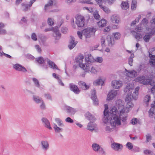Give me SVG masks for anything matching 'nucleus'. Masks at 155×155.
I'll return each mask as SVG.
<instances>
[{
  "mask_svg": "<svg viewBox=\"0 0 155 155\" xmlns=\"http://www.w3.org/2000/svg\"><path fill=\"white\" fill-rule=\"evenodd\" d=\"M107 40L108 42L109 46H112L114 44L115 41L112 36L110 35H108Z\"/></svg>",
  "mask_w": 155,
  "mask_h": 155,
  "instance_id": "20",
  "label": "nucleus"
},
{
  "mask_svg": "<svg viewBox=\"0 0 155 155\" xmlns=\"http://www.w3.org/2000/svg\"><path fill=\"white\" fill-rule=\"evenodd\" d=\"M116 106L118 107V110L120 111V112L122 111L121 109H123L124 107V104L122 102V101L120 99L117 100L116 102Z\"/></svg>",
  "mask_w": 155,
  "mask_h": 155,
  "instance_id": "17",
  "label": "nucleus"
},
{
  "mask_svg": "<svg viewBox=\"0 0 155 155\" xmlns=\"http://www.w3.org/2000/svg\"><path fill=\"white\" fill-rule=\"evenodd\" d=\"M53 4V1L51 0L48 1L47 4L45 6V10L46 11H48V10L52 6Z\"/></svg>",
  "mask_w": 155,
  "mask_h": 155,
  "instance_id": "31",
  "label": "nucleus"
},
{
  "mask_svg": "<svg viewBox=\"0 0 155 155\" xmlns=\"http://www.w3.org/2000/svg\"><path fill=\"white\" fill-rule=\"evenodd\" d=\"M101 45L102 47L104 46L105 45V38L103 36L101 38Z\"/></svg>",
  "mask_w": 155,
  "mask_h": 155,
  "instance_id": "59",
  "label": "nucleus"
},
{
  "mask_svg": "<svg viewBox=\"0 0 155 155\" xmlns=\"http://www.w3.org/2000/svg\"><path fill=\"white\" fill-rule=\"evenodd\" d=\"M111 21L114 23L118 24L120 21V18L116 15H112L110 18Z\"/></svg>",
  "mask_w": 155,
  "mask_h": 155,
  "instance_id": "21",
  "label": "nucleus"
},
{
  "mask_svg": "<svg viewBox=\"0 0 155 155\" xmlns=\"http://www.w3.org/2000/svg\"><path fill=\"white\" fill-rule=\"evenodd\" d=\"M114 35L115 39L116 40H117L119 39L120 37V34L118 32H116L115 33H114L113 34Z\"/></svg>",
  "mask_w": 155,
  "mask_h": 155,
  "instance_id": "50",
  "label": "nucleus"
},
{
  "mask_svg": "<svg viewBox=\"0 0 155 155\" xmlns=\"http://www.w3.org/2000/svg\"><path fill=\"white\" fill-rule=\"evenodd\" d=\"M111 146L112 148L116 151L118 150L123 147L121 144L116 143H112Z\"/></svg>",
  "mask_w": 155,
  "mask_h": 155,
  "instance_id": "23",
  "label": "nucleus"
},
{
  "mask_svg": "<svg viewBox=\"0 0 155 155\" xmlns=\"http://www.w3.org/2000/svg\"><path fill=\"white\" fill-rule=\"evenodd\" d=\"M137 1L136 0H132L131 5V8L132 9H135L136 8Z\"/></svg>",
  "mask_w": 155,
  "mask_h": 155,
  "instance_id": "45",
  "label": "nucleus"
},
{
  "mask_svg": "<svg viewBox=\"0 0 155 155\" xmlns=\"http://www.w3.org/2000/svg\"><path fill=\"white\" fill-rule=\"evenodd\" d=\"M48 24L50 26L53 25L54 23L52 19L51 18H49L48 19Z\"/></svg>",
  "mask_w": 155,
  "mask_h": 155,
  "instance_id": "56",
  "label": "nucleus"
},
{
  "mask_svg": "<svg viewBox=\"0 0 155 155\" xmlns=\"http://www.w3.org/2000/svg\"><path fill=\"white\" fill-rule=\"evenodd\" d=\"M125 74L127 77L130 78H134L137 76V72L134 70L130 71L126 69H125Z\"/></svg>",
  "mask_w": 155,
  "mask_h": 155,
  "instance_id": "11",
  "label": "nucleus"
},
{
  "mask_svg": "<svg viewBox=\"0 0 155 155\" xmlns=\"http://www.w3.org/2000/svg\"><path fill=\"white\" fill-rule=\"evenodd\" d=\"M32 80L35 86L39 87L40 86V84L38 80L34 78H33Z\"/></svg>",
  "mask_w": 155,
  "mask_h": 155,
  "instance_id": "42",
  "label": "nucleus"
},
{
  "mask_svg": "<svg viewBox=\"0 0 155 155\" xmlns=\"http://www.w3.org/2000/svg\"><path fill=\"white\" fill-rule=\"evenodd\" d=\"M94 122H90L87 126V129L91 131H93L96 127V124Z\"/></svg>",
  "mask_w": 155,
  "mask_h": 155,
  "instance_id": "22",
  "label": "nucleus"
},
{
  "mask_svg": "<svg viewBox=\"0 0 155 155\" xmlns=\"http://www.w3.org/2000/svg\"><path fill=\"white\" fill-rule=\"evenodd\" d=\"M13 68L16 71H21L24 73L27 72V70L24 67L18 64H14Z\"/></svg>",
  "mask_w": 155,
  "mask_h": 155,
  "instance_id": "9",
  "label": "nucleus"
},
{
  "mask_svg": "<svg viewBox=\"0 0 155 155\" xmlns=\"http://www.w3.org/2000/svg\"><path fill=\"white\" fill-rule=\"evenodd\" d=\"M91 98L93 101L94 104L95 105H97L98 104V100L96 96L95 90H93L92 91Z\"/></svg>",
  "mask_w": 155,
  "mask_h": 155,
  "instance_id": "13",
  "label": "nucleus"
},
{
  "mask_svg": "<svg viewBox=\"0 0 155 155\" xmlns=\"http://www.w3.org/2000/svg\"><path fill=\"white\" fill-rule=\"evenodd\" d=\"M146 142L148 143L149 141L151 139V135L149 134H148L146 135Z\"/></svg>",
  "mask_w": 155,
  "mask_h": 155,
  "instance_id": "54",
  "label": "nucleus"
},
{
  "mask_svg": "<svg viewBox=\"0 0 155 155\" xmlns=\"http://www.w3.org/2000/svg\"><path fill=\"white\" fill-rule=\"evenodd\" d=\"M58 27H54L51 28V30L56 35L55 36V39L56 40H58L61 37V34L59 32Z\"/></svg>",
  "mask_w": 155,
  "mask_h": 155,
  "instance_id": "19",
  "label": "nucleus"
},
{
  "mask_svg": "<svg viewBox=\"0 0 155 155\" xmlns=\"http://www.w3.org/2000/svg\"><path fill=\"white\" fill-rule=\"evenodd\" d=\"M67 112L71 115H74L77 111L75 109L71 107L70 106H67L66 107Z\"/></svg>",
  "mask_w": 155,
  "mask_h": 155,
  "instance_id": "25",
  "label": "nucleus"
},
{
  "mask_svg": "<svg viewBox=\"0 0 155 155\" xmlns=\"http://www.w3.org/2000/svg\"><path fill=\"white\" fill-rule=\"evenodd\" d=\"M36 61L38 63L42 64L44 63L45 60L42 57H39L36 59Z\"/></svg>",
  "mask_w": 155,
  "mask_h": 155,
  "instance_id": "44",
  "label": "nucleus"
},
{
  "mask_svg": "<svg viewBox=\"0 0 155 155\" xmlns=\"http://www.w3.org/2000/svg\"><path fill=\"white\" fill-rule=\"evenodd\" d=\"M104 82L101 79H98L94 82V84L96 85H99L101 84L102 86L103 85Z\"/></svg>",
  "mask_w": 155,
  "mask_h": 155,
  "instance_id": "39",
  "label": "nucleus"
},
{
  "mask_svg": "<svg viewBox=\"0 0 155 155\" xmlns=\"http://www.w3.org/2000/svg\"><path fill=\"white\" fill-rule=\"evenodd\" d=\"M152 35V33L150 32L145 35L143 37V39L146 42H148L149 40L150 36Z\"/></svg>",
  "mask_w": 155,
  "mask_h": 155,
  "instance_id": "38",
  "label": "nucleus"
},
{
  "mask_svg": "<svg viewBox=\"0 0 155 155\" xmlns=\"http://www.w3.org/2000/svg\"><path fill=\"white\" fill-rule=\"evenodd\" d=\"M117 94V91L112 90L110 91L107 95V100L108 101L111 100L115 97Z\"/></svg>",
  "mask_w": 155,
  "mask_h": 155,
  "instance_id": "10",
  "label": "nucleus"
},
{
  "mask_svg": "<svg viewBox=\"0 0 155 155\" xmlns=\"http://www.w3.org/2000/svg\"><path fill=\"white\" fill-rule=\"evenodd\" d=\"M33 101L37 104H39L43 100L42 98L36 95H33L32 97Z\"/></svg>",
  "mask_w": 155,
  "mask_h": 155,
  "instance_id": "29",
  "label": "nucleus"
},
{
  "mask_svg": "<svg viewBox=\"0 0 155 155\" xmlns=\"http://www.w3.org/2000/svg\"><path fill=\"white\" fill-rule=\"evenodd\" d=\"M78 84L80 87L81 88L84 90L88 89L89 88V86L87 85L83 81H80L79 82Z\"/></svg>",
  "mask_w": 155,
  "mask_h": 155,
  "instance_id": "27",
  "label": "nucleus"
},
{
  "mask_svg": "<svg viewBox=\"0 0 155 155\" xmlns=\"http://www.w3.org/2000/svg\"><path fill=\"white\" fill-rule=\"evenodd\" d=\"M145 78L144 76H140L135 79V81L136 82H141Z\"/></svg>",
  "mask_w": 155,
  "mask_h": 155,
  "instance_id": "49",
  "label": "nucleus"
},
{
  "mask_svg": "<svg viewBox=\"0 0 155 155\" xmlns=\"http://www.w3.org/2000/svg\"><path fill=\"white\" fill-rule=\"evenodd\" d=\"M99 7L102 10H103L106 13H107L110 12V11L108 9V8L107 7H106L102 5H100Z\"/></svg>",
  "mask_w": 155,
  "mask_h": 155,
  "instance_id": "43",
  "label": "nucleus"
},
{
  "mask_svg": "<svg viewBox=\"0 0 155 155\" xmlns=\"http://www.w3.org/2000/svg\"><path fill=\"white\" fill-rule=\"evenodd\" d=\"M85 116L88 120H90V122H94L96 120V118L89 112L86 114Z\"/></svg>",
  "mask_w": 155,
  "mask_h": 155,
  "instance_id": "26",
  "label": "nucleus"
},
{
  "mask_svg": "<svg viewBox=\"0 0 155 155\" xmlns=\"http://www.w3.org/2000/svg\"><path fill=\"white\" fill-rule=\"evenodd\" d=\"M133 89V86L132 84H127L126 85L125 87L124 88V91L126 93H128V94L127 95L125 99L126 102L131 101L132 97L131 95L132 92L131 91Z\"/></svg>",
  "mask_w": 155,
  "mask_h": 155,
  "instance_id": "4",
  "label": "nucleus"
},
{
  "mask_svg": "<svg viewBox=\"0 0 155 155\" xmlns=\"http://www.w3.org/2000/svg\"><path fill=\"white\" fill-rule=\"evenodd\" d=\"M103 61V58L101 57H97L95 59V61H96L99 63H101Z\"/></svg>",
  "mask_w": 155,
  "mask_h": 155,
  "instance_id": "61",
  "label": "nucleus"
},
{
  "mask_svg": "<svg viewBox=\"0 0 155 155\" xmlns=\"http://www.w3.org/2000/svg\"><path fill=\"white\" fill-rule=\"evenodd\" d=\"M135 30L137 32H140L142 30V28L140 25H138L136 27Z\"/></svg>",
  "mask_w": 155,
  "mask_h": 155,
  "instance_id": "64",
  "label": "nucleus"
},
{
  "mask_svg": "<svg viewBox=\"0 0 155 155\" xmlns=\"http://www.w3.org/2000/svg\"><path fill=\"white\" fill-rule=\"evenodd\" d=\"M94 18L97 20H99L100 19V16L98 13V12L97 11L95 12L94 13Z\"/></svg>",
  "mask_w": 155,
  "mask_h": 155,
  "instance_id": "47",
  "label": "nucleus"
},
{
  "mask_svg": "<svg viewBox=\"0 0 155 155\" xmlns=\"http://www.w3.org/2000/svg\"><path fill=\"white\" fill-rule=\"evenodd\" d=\"M4 27V24L1 23H0V34H4L6 32V31L5 30L3 29V28Z\"/></svg>",
  "mask_w": 155,
  "mask_h": 155,
  "instance_id": "40",
  "label": "nucleus"
},
{
  "mask_svg": "<svg viewBox=\"0 0 155 155\" xmlns=\"http://www.w3.org/2000/svg\"><path fill=\"white\" fill-rule=\"evenodd\" d=\"M126 147L129 150H131L133 149V146L132 143L128 142L126 145Z\"/></svg>",
  "mask_w": 155,
  "mask_h": 155,
  "instance_id": "46",
  "label": "nucleus"
},
{
  "mask_svg": "<svg viewBox=\"0 0 155 155\" xmlns=\"http://www.w3.org/2000/svg\"><path fill=\"white\" fill-rule=\"evenodd\" d=\"M70 38L71 40L69 42L68 47L70 49H72L78 43V42L77 41H75V38L71 36Z\"/></svg>",
  "mask_w": 155,
  "mask_h": 155,
  "instance_id": "16",
  "label": "nucleus"
},
{
  "mask_svg": "<svg viewBox=\"0 0 155 155\" xmlns=\"http://www.w3.org/2000/svg\"><path fill=\"white\" fill-rule=\"evenodd\" d=\"M152 153L153 152L152 151L148 149H146L143 151L144 154L146 155L150 154Z\"/></svg>",
  "mask_w": 155,
  "mask_h": 155,
  "instance_id": "55",
  "label": "nucleus"
},
{
  "mask_svg": "<svg viewBox=\"0 0 155 155\" xmlns=\"http://www.w3.org/2000/svg\"><path fill=\"white\" fill-rule=\"evenodd\" d=\"M107 21L104 19H102L97 23V25L99 27H104L106 25Z\"/></svg>",
  "mask_w": 155,
  "mask_h": 155,
  "instance_id": "35",
  "label": "nucleus"
},
{
  "mask_svg": "<svg viewBox=\"0 0 155 155\" xmlns=\"http://www.w3.org/2000/svg\"><path fill=\"white\" fill-rule=\"evenodd\" d=\"M126 102L127 103L126 107H124V106L123 109H121L122 111L120 112V117L122 116V121L124 123V124H126L127 116V113L129 112L130 108L133 106V104L131 101H127Z\"/></svg>",
  "mask_w": 155,
  "mask_h": 155,
  "instance_id": "2",
  "label": "nucleus"
},
{
  "mask_svg": "<svg viewBox=\"0 0 155 155\" xmlns=\"http://www.w3.org/2000/svg\"><path fill=\"white\" fill-rule=\"evenodd\" d=\"M41 145L42 150L45 152L49 148V144L47 140L42 141L41 142Z\"/></svg>",
  "mask_w": 155,
  "mask_h": 155,
  "instance_id": "12",
  "label": "nucleus"
},
{
  "mask_svg": "<svg viewBox=\"0 0 155 155\" xmlns=\"http://www.w3.org/2000/svg\"><path fill=\"white\" fill-rule=\"evenodd\" d=\"M31 38L32 40L35 41H36L37 40V36L36 34L34 33L32 34L31 36Z\"/></svg>",
  "mask_w": 155,
  "mask_h": 155,
  "instance_id": "62",
  "label": "nucleus"
},
{
  "mask_svg": "<svg viewBox=\"0 0 155 155\" xmlns=\"http://www.w3.org/2000/svg\"><path fill=\"white\" fill-rule=\"evenodd\" d=\"M76 24L79 27H82L84 25L85 22L84 17L81 15H78L75 18Z\"/></svg>",
  "mask_w": 155,
  "mask_h": 155,
  "instance_id": "8",
  "label": "nucleus"
},
{
  "mask_svg": "<svg viewBox=\"0 0 155 155\" xmlns=\"http://www.w3.org/2000/svg\"><path fill=\"white\" fill-rule=\"evenodd\" d=\"M105 109L104 111V117L103 119V121L106 124L108 122L110 118V116L115 115L120 116V111L118 109L117 110V107L115 106H113L110 108V110L109 112H108V107L107 105H104Z\"/></svg>",
  "mask_w": 155,
  "mask_h": 155,
  "instance_id": "1",
  "label": "nucleus"
},
{
  "mask_svg": "<svg viewBox=\"0 0 155 155\" xmlns=\"http://www.w3.org/2000/svg\"><path fill=\"white\" fill-rule=\"evenodd\" d=\"M110 124L114 127L119 126L121 124V120H122V116L121 117L119 115H115L110 117Z\"/></svg>",
  "mask_w": 155,
  "mask_h": 155,
  "instance_id": "5",
  "label": "nucleus"
},
{
  "mask_svg": "<svg viewBox=\"0 0 155 155\" xmlns=\"http://www.w3.org/2000/svg\"><path fill=\"white\" fill-rule=\"evenodd\" d=\"M69 86L70 90L75 94H78L79 93L80 90L76 85L72 83H70L69 84Z\"/></svg>",
  "mask_w": 155,
  "mask_h": 155,
  "instance_id": "15",
  "label": "nucleus"
},
{
  "mask_svg": "<svg viewBox=\"0 0 155 155\" xmlns=\"http://www.w3.org/2000/svg\"><path fill=\"white\" fill-rule=\"evenodd\" d=\"M139 88V87H137L135 89L134 91V92L131 95L132 97L134 100H136L137 98Z\"/></svg>",
  "mask_w": 155,
  "mask_h": 155,
  "instance_id": "28",
  "label": "nucleus"
},
{
  "mask_svg": "<svg viewBox=\"0 0 155 155\" xmlns=\"http://www.w3.org/2000/svg\"><path fill=\"white\" fill-rule=\"evenodd\" d=\"M121 6L123 9L126 10L129 8V5L127 2H123L121 5Z\"/></svg>",
  "mask_w": 155,
  "mask_h": 155,
  "instance_id": "37",
  "label": "nucleus"
},
{
  "mask_svg": "<svg viewBox=\"0 0 155 155\" xmlns=\"http://www.w3.org/2000/svg\"><path fill=\"white\" fill-rule=\"evenodd\" d=\"M44 96L48 100H52V97L51 95V94H50L47 93V94H44Z\"/></svg>",
  "mask_w": 155,
  "mask_h": 155,
  "instance_id": "51",
  "label": "nucleus"
},
{
  "mask_svg": "<svg viewBox=\"0 0 155 155\" xmlns=\"http://www.w3.org/2000/svg\"><path fill=\"white\" fill-rule=\"evenodd\" d=\"M41 104L40 105V108L41 110H45V105L43 101L41 102Z\"/></svg>",
  "mask_w": 155,
  "mask_h": 155,
  "instance_id": "58",
  "label": "nucleus"
},
{
  "mask_svg": "<svg viewBox=\"0 0 155 155\" xmlns=\"http://www.w3.org/2000/svg\"><path fill=\"white\" fill-rule=\"evenodd\" d=\"M149 52V56L150 58H151V59L152 60V61H150V63H151V64L152 65H154L155 64V60L154 59H153L152 58H153L154 57H155V56L151 54L150 53V52Z\"/></svg>",
  "mask_w": 155,
  "mask_h": 155,
  "instance_id": "48",
  "label": "nucleus"
},
{
  "mask_svg": "<svg viewBox=\"0 0 155 155\" xmlns=\"http://www.w3.org/2000/svg\"><path fill=\"white\" fill-rule=\"evenodd\" d=\"M113 126H112L111 124H109V126H106L105 128L106 131L107 133H110L113 131L114 130V128Z\"/></svg>",
  "mask_w": 155,
  "mask_h": 155,
  "instance_id": "33",
  "label": "nucleus"
},
{
  "mask_svg": "<svg viewBox=\"0 0 155 155\" xmlns=\"http://www.w3.org/2000/svg\"><path fill=\"white\" fill-rule=\"evenodd\" d=\"M96 31L95 29L94 28H87L83 30L82 33L86 38H90L94 34Z\"/></svg>",
  "mask_w": 155,
  "mask_h": 155,
  "instance_id": "7",
  "label": "nucleus"
},
{
  "mask_svg": "<svg viewBox=\"0 0 155 155\" xmlns=\"http://www.w3.org/2000/svg\"><path fill=\"white\" fill-rule=\"evenodd\" d=\"M65 121L67 122L70 123H72L74 122V120L70 117H67L65 119Z\"/></svg>",
  "mask_w": 155,
  "mask_h": 155,
  "instance_id": "60",
  "label": "nucleus"
},
{
  "mask_svg": "<svg viewBox=\"0 0 155 155\" xmlns=\"http://www.w3.org/2000/svg\"><path fill=\"white\" fill-rule=\"evenodd\" d=\"M41 120L44 124V125L45 127L50 130L52 128L50 126V123L46 118L42 117Z\"/></svg>",
  "mask_w": 155,
  "mask_h": 155,
  "instance_id": "18",
  "label": "nucleus"
},
{
  "mask_svg": "<svg viewBox=\"0 0 155 155\" xmlns=\"http://www.w3.org/2000/svg\"><path fill=\"white\" fill-rule=\"evenodd\" d=\"M84 56L82 54H80L76 58V61L77 62L79 63V66L80 64H84L82 63L83 59L84 58Z\"/></svg>",
  "mask_w": 155,
  "mask_h": 155,
  "instance_id": "30",
  "label": "nucleus"
},
{
  "mask_svg": "<svg viewBox=\"0 0 155 155\" xmlns=\"http://www.w3.org/2000/svg\"><path fill=\"white\" fill-rule=\"evenodd\" d=\"M137 123V118H134L130 121V123L133 125H135Z\"/></svg>",
  "mask_w": 155,
  "mask_h": 155,
  "instance_id": "53",
  "label": "nucleus"
},
{
  "mask_svg": "<svg viewBox=\"0 0 155 155\" xmlns=\"http://www.w3.org/2000/svg\"><path fill=\"white\" fill-rule=\"evenodd\" d=\"M150 99V95H147L144 98V102L146 103V105L147 106L148 105V103Z\"/></svg>",
  "mask_w": 155,
  "mask_h": 155,
  "instance_id": "41",
  "label": "nucleus"
},
{
  "mask_svg": "<svg viewBox=\"0 0 155 155\" xmlns=\"http://www.w3.org/2000/svg\"><path fill=\"white\" fill-rule=\"evenodd\" d=\"M135 37L136 39L137 40H139L140 38H142V35L140 34L136 33L135 35Z\"/></svg>",
  "mask_w": 155,
  "mask_h": 155,
  "instance_id": "57",
  "label": "nucleus"
},
{
  "mask_svg": "<svg viewBox=\"0 0 155 155\" xmlns=\"http://www.w3.org/2000/svg\"><path fill=\"white\" fill-rule=\"evenodd\" d=\"M86 63L85 64H80V67L83 69H87L89 68V67H91V64L95 62V59L90 54H88L85 57Z\"/></svg>",
  "mask_w": 155,
  "mask_h": 155,
  "instance_id": "3",
  "label": "nucleus"
},
{
  "mask_svg": "<svg viewBox=\"0 0 155 155\" xmlns=\"http://www.w3.org/2000/svg\"><path fill=\"white\" fill-rule=\"evenodd\" d=\"M96 1V2L99 5V6L100 5H101V4L102 3V2H103L104 3H105L107 0H95Z\"/></svg>",
  "mask_w": 155,
  "mask_h": 155,
  "instance_id": "63",
  "label": "nucleus"
},
{
  "mask_svg": "<svg viewBox=\"0 0 155 155\" xmlns=\"http://www.w3.org/2000/svg\"><path fill=\"white\" fill-rule=\"evenodd\" d=\"M93 150L95 152L98 153L101 155H105L106 152L104 151L103 148L97 143H94L92 145Z\"/></svg>",
  "mask_w": 155,
  "mask_h": 155,
  "instance_id": "6",
  "label": "nucleus"
},
{
  "mask_svg": "<svg viewBox=\"0 0 155 155\" xmlns=\"http://www.w3.org/2000/svg\"><path fill=\"white\" fill-rule=\"evenodd\" d=\"M55 120L59 127H64V125L61 120L60 118H56L55 119Z\"/></svg>",
  "mask_w": 155,
  "mask_h": 155,
  "instance_id": "34",
  "label": "nucleus"
},
{
  "mask_svg": "<svg viewBox=\"0 0 155 155\" xmlns=\"http://www.w3.org/2000/svg\"><path fill=\"white\" fill-rule=\"evenodd\" d=\"M53 127L56 133H58L63 131V129L62 128L58 127L56 124H54Z\"/></svg>",
  "mask_w": 155,
  "mask_h": 155,
  "instance_id": "36",
  "label": "nucleus"
},
{
  "mask_svg": "<svg viewBox=\"0 0 155 155\" xmlns=\"http://www.w3.org/2000/svg\"><path fill=\"white\" fill-rule=\"evenodd\" d=\"M91 67H89V68L88 70L86 69L83 70H85L86 72L89 71L90 68H91V70L90 71L91 72L92 74H96L97 72V71L95 67L92 65V64H91Z\"/></svg>",
  "mask_w": 155,
  "mask_h": 155,
  "instance_id": "32",
  "label": "nucleus"
},
{
  "mask_svg": "<svg viewBox=\"0 0 155 155\" xmlns=\"http://www.w3.org/2000/svg\"><path fill=\"white\" fill-rule=\"evenodd\" d=\"M22 5L23 6V11H26L28 10L30 7L29 6V4H25L23 5V4H22Z\"/></svg>",
  "mask_w": 155,
  "mask_h": 155,
  "instance_id": "52",
  "label": "nucleus"
},
{
  "mask_svg": "<svg viewBox=\"0 0 155 155\" xmlns=\"http://www.w3.org/2000/svg\"><path fill=\"white\" fill-rule=\"evenodd\" d=\"M122 83L120 81H113L111 83L112 86L114 88L118 89L121 86Z\"/></svg>",
  "mask_w": 155,
  "mask_h": 155,
  "instance_id": "14",
  "label": "nucleus"
},
{
  "mask_svg": "<svg viewBox=\"0 0 155 155\" xmlns=\"http://www.w3.org/2000/svg\"><path fill=\"white\" fill-rule=\"evenodd\" d=\"M45 60L47 61V63L51 68L58 69L57 66L53 62L47 58L45 59Z\"/></svg>",
  "mask_w": 155,
  "mask_h": 155,
  "instance_id": "24",
  "label": "nucleus"
}]
</instances>
